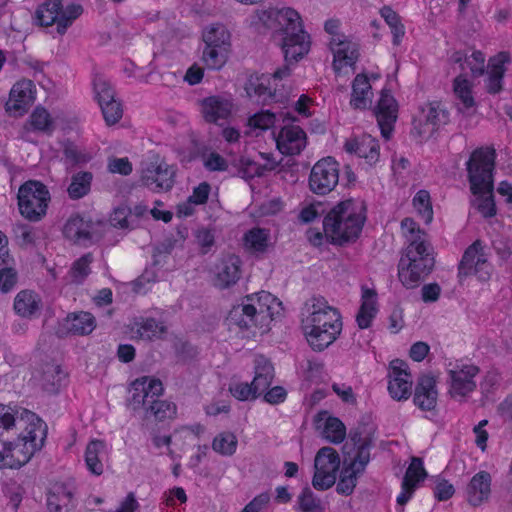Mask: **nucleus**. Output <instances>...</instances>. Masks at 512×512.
Instances as JSON below:
<instances>
[{"instance_id": "393cba45", "label": "nucleus", "mask_w": 512, "mask_h": 512, "mask_svg": "<svg viewBox=\"0 0 512 512\" xmlns=\"http://www.w3.org/2000/svg\"><path fill=\"white\" fill-rule=\"evenodd\" d=\"M330 49L333 53V67L340 70L344 66L353 65L358 59V46L356 43L346 39L344 35L330 40Z\"/></svg>"}, {"instance_id": "338daca9", "label": "nucleus", "mask_w": 512, "mask_h": 512, "mask_svg": "<svg viewBox=\"0 0 512 512\" xmlns=\"http://www.w3.org/2000/svg\"><path fill=\"white\" fill-rule=\"evenodd\" d=\"M325 212L322 203H312L305 206L299 213V220L302 223L308 224L320 217Z\"/></svg>"}, {"instance_id": "de8ad7c7", "label": "nucleus", "mask_w": 512, "mask_h": 512, "mask_svg": "<svg viewBox=\"0 0 512 512\" xmlns=\"http://www.w3.org/2000/svg\"><path fill=\"white\" fill-rule=\"evenodd\" d=\"M231 49L205 46L202 59L209 69L219 70L227 62Z\"/></svg>"}, {"instance_id": "603ef678", "label": "nucleus", "mask_w": 512, "mask_h": 512, "mask_svg": "<svg viewBox=\"0 0 512 512\" xmlns=\"http://www.w3.org/2000/svg\"><path fill=\"white\" fill-rule=\"evenodd\" d=\"M93 89L95 99L99 105L115 98L114 88L111 86L110 82L101 75L95 76L93 80Z\"/></svg>"}, {"instance_id": "a18cd8bd", "label": "nucleus", "mask_w": 512, "mask_h": 512, "mask_svg": "<svg viewBox=\"0 0 512 512\" xmlns=\"http://www.w3.org/2000/svg\"><path fill=\"white\" fill-rule=\"evenodd\" d=\"M187 237L188 228L184 225L177 226L175 232H172L155 247L154 256L156 254H169L174 248L182 246Z\"/></svg>"}, {"instance_id": "5701e85b", "label": "nucleus", "mask_w": 512, "mask_h": 512, "mask_svg": "<svg viewBox=\"0 0 512 512\" xmlns=\"http://www.w3.org/2000/svg\"><path fill=\"white\" fill-rule=\"evenodd\" d=\"M33 88L34 85L31 80H22L15 83L6 102L7 112L16 117L24 115L35 99Z\"/></svg>"}, {"instance_id": "09e8293b", "label": "nucleus", "mask_w": 512, "mask_h": 512, "mask_svg": "<svg viewBox=\"0 0 512 512\" xmlns=\"http://www.w3.org/2000/svg\"><path fill=\"white\" fill-rule=\"evenodd\" d=\"M93 261L91 253H86L77 259L69 271L71 281L75 284H82L86 277L91 273L90 264Z\"/></svg>"}, {"instance_id": "9d476101", "label": "nucleus", "mask_w": 512, "mask_h": 512, "mask_svg": "<svg viewBox=\"0 0 512 512\" xmlns=\"http://www.w3.org/2000/svg\"><path fill=\"white\" fill-rule=\"evenodd\" d=\"M107 227L105 222L92 221L79 214H73L67 219L62 232L73 244L87 247L100 241Z\"/></svg>"}, {"instance_id": "dca6fc26", "label": "nucleus", "mask_w": 512, "mask_h": 512, "mask_svg": "<svg viewBox=\"0 0 512 512\" xmlns=\"http://www.w3.org/2000/svg\"><path fill=\"white\" fill-rule=\"evenodd\" d=\"M408 364L400 359L390 362L388 391L397 401L407 400L412 392V376L408 371Z\"/></svg>"}, {"instance_id": "6e6552de", "label": "nucleus", "mask_w": 512, "mask_h": 512, "mask_svg": "<svg viewBox=\"0 0 512 512\" xmlns=\"http://www.w3.org/2000/svg\"><path fill=\"white\" fill-rule=\"evenodd\" d=\"M83 12L79 4H70L63 7L61 0H46L36 10L37 23L41 26L56 25V30L63 35Z\"/></svg>"}, {"instance_id": "b1692460", "label": "nucleus", "mask_w": 512, "mask_h": 512, "mask_svg": "<svg viewBox=\"0 0 512 512\" xmlns=\"http://www.w3.org/2000/svg\"><path fill=\"white\" fill-rule=\"evenodd\" d=\"M282 302L267 291L258 292V330L263 335L271 330V324L280 316Z\"/></svg>"}, {"instance_id": "a878e982", "label": "nucleus", "mask_w": 512, "mask_h": 512, "mask_svg": "<svg viewBox=\"0 0 512 512\" xmlns=\"http://www.w3.org/2000/svg\"><path fill=\"white\" fill-rule=\"evenodd\" d=\"M330 49L333 53V67L340 70L344 66L353 65L358 59V46L356 43L346 39L344 35L330 40Z\"/></svg>"}, {"instance_id": "2f4dec72", "label": "nucleus", "mask_w": 512, "mask_h": 512, "mask_svg": "<svg viewBox=\"0 0 512 512\" xmlns=\"http://www.w3.org/2000/svg\"><path fill=\"white\" fill-rule=\"evenodd\" d=\"M73 492L63 483H57L47 493L49 512H70L73 508Z\"/></svg>"}, {"instance_id": "9b49d317", "label": "nucleus", "mask_w": 512, "mask_h": 512, "mask_svg": "<svg viewBox=\"0 0 512 512\" xmlns=\"http://www.w3.org/2000/svg\"><path fill=\"white\" fill-rule=\"evenodd\" d=\"M449 122V112L441 102H430L421 108L418 123H414L412 135L422 142L429 139L441 127Z\"/></svg>"}, {"instance_id": "4c0bfd02", "label": "nucleus", "mask_w": 512, "mask_h": 512, "mask_svg": "<svg viewBox=\"0 0 512 512\" xmlns=\"http://www.w3.org/2000/svg\"><path fill=\"white\" fill-rule=\"evenodd\" d=\"M65 325L67 330L75 335L90 334L96 327L95 318L89 312L68 315Z\"/></svg>"}, {"instance_id": "aec40b11", "label": "nucleus", "mask_w": 512, "mask_h": 512, "mask_svg": "<svg viewBox=\"0 0 512 512\" xmlns=\"http://www.w3.org/2000/svg\"><path fill=\"white\" fill-rule=\"evenodd\" d=\"M201 114L207 123L219 124L220 120H228L234 110L231 96L218 94L200 100Z\"/></svg>"}, {"instance_id": "a19ab883", "label": "nucleus", "mask_w": 512, "mask_h": 512, "mask_svg": "<svg viewBox=\"0 0 512 512\" xmlns=\"http://www.w3.org/2000/svg\"><path fill=\"white\" fill-rule=\"evenodd\" d=\"M340 467V458L338 453L331 447L321 448L314 460V470H320L337 474Z\"/></svg>"}, {"instance_id": "4be33fe9", "label": "nucleus", "mask_w": 512, "mask_h": 512, "mask_svg": "<svg viewBox=\"0 0 512 512\" xmlns=\"http://www.w3.org/2000/svg\"><path fill=\"white\" fill-rule=\"evenodd\" d=\"M278 150L284 155H298L306 147V133L296 125H286L279 133L271 132Z\"/></svg>"}, {"instance_id": "473e14b6", "label": "nucleus", "mask_w": 512, "mask_h": 512, "mask_svg": "<svg viewBox=\"0 0 512 512\" xmlns=\"http://www.w3.org/2000/svg\"><path fill=\"white\" fill-rule=\"evenodd\" d=\"M132 331L142 340L153 341L162 339L167 333V327L164 322L155 318L140 317L134 321Z\"/></svg>"}, {"instance_id": "0e129e2a", "label": "nucleus", "mask_w": 512, "mask_h": 512, "mask_svg": "<svg viewBox=\"0 0 512 512\" xmlns=\"http://www.w3.org/2000/svg\"><path fill=\"white\" fill-rule=\"evenodd\" d=\"M465 63L474 77L484 74L485 56L481 51H474L469 57H465Z\"/></svg>"}, {"instance_id": "39448f33", "label": "nucleus", "mask_w": 512, "mask_h": 512, "mask_svg": "<svg viewBox=\"0 0 512 512\" xmlns=\"http://www.w3.org/2000/svg\"><path fill=\"white\" fill-rule=\"evenodd\" d=\"M365 217L356 209L352 200H345L333 208L323 219L325 238L329 243L343 246L355 241L363 228Z\"/></svg>"}, {"instance_id": "f8f14e48", "label": "nucleus", "mask_w": 512, "mask_h": 512, "mask_svg": "<svg viewBox=\"0 0 512 512\" xmlns=\"http://www.w3.org/2000/svg\"><path fill=\"white\" fill-rule=\"evenodd\" d=\"M339 182V163L333 157L317 161L311 169L308 184L314 194L326 195L334 190Z\"/></svg>"}, {"instance_id": "f257e3e1", "label": "nucleus", "mask_w": 512, "mask_h": 512, "mask_svg": "<svg viewBox=\"0 0 512 512\" xmlns=\"http://www.w3.org/2000/svg\"><path fill=\"white\" fill-rule=\"evenodd\" d=\"M258 24L281 36L284 64L272 73L258 77V100L279 102L284 98L279 82L291 75V65L310 51V35L304 30L300 14L290 7H274L270 1L258 0Z\"/></svg>"}, {"instance_id": "052dcab7", "label": "nucleus", "mask_w": 512, "mask_h": 512, "mask_svg": "<svg viewBox=\"0 0 512 512\" xmlns=\"http://www.w3.org/2000/svg\"><path fill=\"white\" fill-rule=\"evenodd\" d=\"M238 175L248 182L252 192L255 189L253 180L256 176V163L246 157H241L238 163Z\"/></svg>"}, {"instance_id": "e433bc0d", "label": "nucleus", "mask_w": 512, "mask_h": 512, "mask_svg": "<svg viewBox=\"0 0 512 512\" xmlns=\"http://www.w3.org/2000/svg\"><path fill=\"white\" fill-rule=\"evenodd\" d=\"M369 94H371V85L368 78L365 75L358 74L352 83L350 105L354 109H366L371 104Z\"/></svg>"}, {"instance_id": "5fc2aeb1", "label": "nucleus", "mask_w": 512, "mask_h": 512, "mask_svg": "<svg viewBox=\"0 0 512 512\" xmlns=\"http://www.w3.org/2000/svg\"><path fill=\"white\" fill-rule=\"evenodd\" d=\"M413 205L426 223L433 219V210L430 201V194L426 190H420L413 198Z\"/></svg>"}, {"instance_id": "ea45409f", "label": "nucleus", "mask_w": 512, "mask_h": 512, "mask_svg": "<svg viewBox=\"0 0 512 512\" xmlns=\"http://www.w3.org/2000/svg\"><path fill=\"white\" fill-rule=\"evenodd\" d=\"M105 453V443L101 440H92L88 443L85 451V463L87 469L94 475L103 473L101 457Z\"/></svg>"}, {"instance_id": "c03bdc74", "label": "nucleus", "mask_w": 512, "mask_h": 512, "mask_svg": "<svg viewBox=\"0 0 512 512\" xmlns=\"http://www.w3.org/2000/svg\"><path fill=\"white\" fill-rule=\"evenodd\" d=\"M158 398H152V401L146 407L144 417L147 419L154 417L158 421L173 417L176 413V406L171 402L159 400Z\"/></svg>"}, {"instance_id": "412c9836", "label": "nucleus", "mask_w": 512, "mask_h": 512, "mask_svg": "<svg viewBox=\"0 0 512 512\" xmlns=\"http://www.w3.org/2000/svg\"><path fill=\"white\" fill-rule=\"evenodd\" d=\"M398 104L389 90L383 89L374 109L382 136L390 139L397 120Z\"/></svg>"}, {"instance_id": "bf43d9fd", "label": "nucleus", "mask_w": 512, "mask_h": 512, "mask_svg": "<svg viewBox=\"0 0 512 512\" xmlns=\"http://www.w3.org/2000/svg\"><path fill=\"white\" fill-rule=\"evenodd\" d=\"M284 208V202L279 196H272L263 200L258 199V217L273 216Z\"/></svg>"}, {"instance_id": "ddd939ff", "label": "nucleus", "mask_w": 512, "mask_h": 512, "mask_svg": "<svg viewBox=\"0 0 512 512\" xmlns=\"http://www.w3.org/2000/svg\"><path fill=\"white\" fill-rule=\"evenodd\" d=\"M349 439L356 453L347 465L353 467L357 473H364L370 462V449L374 445V428L369 424L359 423L351 429Z\"/></svg>"}, {"instance_id": "c9c22d12", "label": "nucleus", "mask_w": 512, "mask_h": 512, "mask_svg": "<svg viewBox=\"0 0 512 512\" xmlns=\"http://www.w3.org/2000/svg\"><path fill=\"white\" fill-rule=\"evenodd\" d=\"M206 46L231 49V33L222 23H213L203 31Z\"/></svg>"}, {"instance_id": "f3484780", "label": "nucleus", "mask_w": 512, "mask_h": 512, "mask_svg": "<svg viewBox=\"0 0 512 512\" xmlns=\"http://www.w3.org/2000/svg\"><path fill=\"white\" fill-rule=\"evenodd\" d=\"M175 169L164 161L150 162L142 170L143 184L153 191H168L174 185Z\"/></svg>"}, {"instance_id": "423d86ee", "label": "nucleus", "mask_w": 512, "mask_h": 512, "mask_svg": "<svg viewBox=\"0 0 512 512\" xmlns=\"http://www.w3.org/2000/svg\"><path fill=\"white\" fill-rule=\"evenodd\" d=\"M429 245L419 234L404 249L398 264V277L408 289L415 288L433 270L435 260Z\"/></svg>"}, {"instance_id": "49530a36", "label": "nucleus", "mask_w": 512, "mask_h": 512, "mask_svg": "<svg viewBox=\"0 0 512 512\" xmlns=\"http://www.w3.org/2000/svg\"><path fill=\"white\" fill-rule=\"evenodd\" d=\"M297 508L301 512H324L322 501L318 498L310 487H304L297 497Z\"/></svg>"}, {"instance_id": "13d9d810", "label": "nucleus", "mask_w": 512, "mask_h": 512, "mask_svg": "<svg viewBox=\"0 0 512 512\" xmlns=\"http://www.w3.org/2000/svg\"><path fill=\"white\" fill-rule=\"evenodd\" d=\"M256 383V375L253 377L251 383L247 382H234L230 384L229 391L230 393L238 400L245 401L250 397H256V387L254 386Z\"/></svg>"}, {"instance_id": "e2e57ef3", "label": "nucleus", "mask_w": 512, "mask_h": 512, "mask_svg": "<svg viewBox=\"0 0 512 512\" xmlns=\"http://www.w3.org/2000/svg\"><path fill=\"white\" fill-rule=\"evenodd\" d=\"M336 482V475L320 470H314L312 486L319 491H325L331 488Z\"/></svg>"}, {"instance_id": "774afa93", "label": "nucleus", "mask_w": 512, "mask_h": 512, "mask_svg": "<svg viewBox=\"0 0 512 512\" xmlns=\"http://www.w3.org/2000/svg\"><path fill=\"white\" fill-rule=\"evenodd\" d=\"M362 149L364 153L358 154L359 157L366 159L370 165L376 163L379 159V144L374 139L363 140Z\"/></svg>"}, {"instance_id": "cd10ccee", "label": "nucleus", "mask_w": 512, "mask_h": 512, "mask_svg": "<svg viewBox=\"0 0 512 512\" xmlns=\"http://www.w3.org/2000/svg\"><path fill=\"white\" fill-rule=\"evenodd\" d=\"M510 61L509 54L500 52L489 59L488 77L485 80V87L489 94H498L503 89V78L506 72L505 64Z\"/></svg>"}, {"instance_id": "1a4fd4ad", "label": "nucleus", "mask_w": 512, "mask_h": 512, "mask_svg": "<svg viewBox=\"0 0 512 512\" xmlns=\"http://www.w3.org/2000/svg\"><path fill=\"white\" fill-rule=\"evenodd\" d=\"M493 265L488 261V253L481 240L474 241L464 251L458 264V278L460 283L469 277L475 276L481 282L490 280Z\"/></svg>"}, {"instance_id": "864d4df0", "label": "nucleus", "mask_w": 512, "mask_h": 512, "mask_svg": "<svg viewBox=\"0 0 512 512\" xmlns=\"http://www.w3.org/2000/svg\"><path fill=\"white\" fill-rule=\"evenodd\" d=\"M29 122L33 129L37 131L50 133L54 128L50 114L45 108L42 107L35 108L29 117Z\"/></svg>"}, {"instance_id": "c85d7f7f", "label": "nucleus", "mask_w": 512, "mask_h": 512, "mask_svg": "<svg viewBox=\"0 0 512 512\" xmlns=\"http://www.w3.org/2000/svg\"><path fill=\"white\" fill-rule=\"evenodd\" d=\"M314 422L318 429L322 428V435L329 442L339 444L344 440L346 428L339 418L330 416L327 411H320Z\"/></svg>"}, {"instance_id": "2eb2a0df", "label": "nucleus", "mask_w": 512, "mask_h": 512, "mask_svg": "<svg viewBox=\"0 0 512 512\" xmlns=\"http://www.w3.org/2000/svg\"><path fill=\"white\" fill-rule=\"evenodd\" d=\"M164 388L161 380L149 376H143L136 379L130 385L131 397L128 399V405L133 411L144 409L152 401V398L163 394Z\"/></svg>"}, {"instance_id": "37998d69", "label": "nucleus", "mask_w": 512, "mask_h": 512, "mask_svg": "<svg viewBox=\"0 0 512 512\" xmlns=\"http://www.w3.org/2000/svg\"><path fill=\"white\" fill-rule=\"evenodd\" d=\"M362 474L363 473H357L353 467L347 465V459H345L336 485L337 493L344 496L351 495L357 485L358 478Z\"/></svg>"}, {"instance_id": "58836bf2", "label": "nucleus", "mask_w": 512, "mask_h": 512, "mask_svg": "<svg viewBox=\"0 0 512 512\" xmlns=\"http://www.w3.org/2000/svg\"><path fill=\"white\" fill-rule=\"evenodd\" d=\"M255 315L256 308L252 304L238 305L230 311L228 321L246 331L256 325Z\"/></svg>"}, {"instance_id": "69168bd1", "label": "nucleus", "mask_w": 512, "mask_h": 512, "mask_svg": "<svg viewBox=\"0 0 512 512\" xmlns=\"http://www.w3.org/2000/svg\"><path fill=\"white\" fill-rule=\"evenodd\" d=\"M17 283V272L11 267L0 269V291L2 293L10 292Z\"/></svg>"}, {"instance_id": "4468645a", "label": "nucleus", "mask_w": 512, "mask_h": 512, "mask_svg": "<svg viewBox=\"0 0 512 512\" xmlns=\"http://www.w3.org/2000/svg\"><path fill=\"white\" fill-rule=\"evenodd\" d=\"M274 379V367L263 355H258V398L271 405L285 401L287 391L282 386L271 387Z\"/></svg>"}, {"instance_id": "f704fd0d", "label": "nucleus", "mask_w": 512, "mask_h": 512, "mask_svg": "<svg viewBox=\"0 0 512 512\" xmlns=\"http://www.w3.org/2000/svg\"><path fill=\"white\" fill-rule=\"evenodd\" d=\"M66 378L61 366L55 363H46L42 367L40 378L41 387L49 394H56Z\"/></svg>"}, {"instance_id": "f03ea898", "label": "nucleus", "mask_w": 512, "mask_h": 512, "mask_svg": "<svg viewBox=\"0 0 512 512\" xmlns=\"http://www.w3.org/2000/svg\"><path fill=\"white\" fill-rule=\"evenodd\" d=\"M308 315L302 319L306 340L314 351L328 348L342 331L339 311L327 304L323 297H313L307 304Z\"/></svg>"}, {"instance_id": "79ce46f5", "label": "nucleus", "mask_w": 512, "mask_h": 512, "mask_svg": "<svg viewBox=\"0 0 512 512\" xmlns=\"http://www.w3.org/2000/svg\"><path fill=\"white\" fill-rule=\"evenodd\" d=\"M92 179L93 174L88 171H81L74 174L67 189L69 197L76 200L87 195L91 188Z\"/></svg>"}, {"instance_id": "4d7b16f0", "label": "nucleus", "mask_w": 512, "mask_h": 512, "mask_svg": "<svg viewBox=\"0 0 512 512\" xmlns=\"http://www.w3.org/2000/svg\"><path fill=\"white\" fill-rule=\"evenodd\" d=\"M99 106L101 108L104 120L108 126L116 124L123 116L122 104L116 98L111 101L104 102Z\"/></svg>"}, {"instance_id": "a211bd4d", "label": "nucleus", "mask_w": 512, "mask_h": 512, "mask_svg": "<svg viewBox=\"0 0 512 512\" xmlns=\"http://www.w3.org/2000/svg\"><path fill=\"white\" fill-rule=\"evenodd\" d=\"M480 372L478 366L473 364H459L448 371L450 389L452 397H465L476 389L474 378Z\"/></svg>"}, {"instance_id": "680f3d73", "label": "nucleus", "mask_w": 512, "mask_h": 512, "mask_svg": "<svg viewBox=\"0 0 512 512\" xmlns=\"http://www.w3.org/2000/svg\"><path fill=\"white\" fill-rule=\"evenodd\" d=\"M63 153L65 159L69 161L72 165L86 163L91 159V157L88 154L82 152L77 147V145L70 141H67L64 144Z\"/></svg>"}, {"instance_id": "72a5a7b5", "label": "nucleus", "mask_w": 512, "mask_h": 512, "mask_svg": "<svg viewBox=\"0 0 512 512\" xmlns=\"http://www.w3.org/2000/svg\"><path fill=\"white\" fill-rule=\"evenodd\" d=\"M41 298L32 290L20 291L14 299L16 314L24 318H31L41 309Z\"/></svg>"}, {"instance_id": "c756f323", "label": "nucleus", "mask_w": 512, "mask_h": 512, "mask_svg": "<svg viewBox=\"0 0 512 512\" xmlns=\"http://www.w3.org/2000/svg\"><path fill=\"white\" fill-rule=\"evenodd\" d=\"M491 493V475L487 471L476 473L467 486V500L476 507L487 501Z\"/></svg>"}, {"instance_id": "0eeeda50", "label": "nucleus", "mask_w": 512, "mask_h": 512, "mask_svg": "<svg viewBox=\"0 0 512 512\" xmlns=\"http://www.w3.org/2000/svg\"><path fill=\"white\" fill-rule=\"evenodd\" d=\"M50 199L46 185L37 180H28L18 189L19 212L27 220L38 222L46 215Z\"/></svg>"}, {"instance_id": "3c124183", "label": "nucleus", "mask_w": 512, "mask_h": 512, "mask_svg": "<svg viewBox=\"0 0 512 512\" xmlns=\"http://www.w3.org/2000/svg\"><path fill=\"white\" fill-rule=\"evenodd\" d=\"M453 87L455 95L461 101L464 108L469 109L475 105L471 85L466 78L462 76L456 77L454 79Z\"/></svg>"}, {"instance_id": "6ab92c4d", "label": "nucleus", "mask_w": 512, "mask_h": 512, "mask_svg": "<svg viewBox=\"0 0 512 512\" xmlns=\"http://www.w3.org/2000/svg\"><path fill=\"white\" fill-rule=\"evenodd\" d=\"M241 267L242 261L237 255L221 257L214 267V286L222 290L234 286L241 278Z\"/></svg>"}, {"instance_id": "8fccbe9b", "label": "nucleus", "mask_w": 512, "mask_h": 512, "mask_svg": "<svg viewBox=\"0 0 512 512\" xmlns=\"http://www.w3.org/2000/svg\"><path fill=\"white\" fill-rule=\"evenodd\" d=\"M236 447L237 439L234 434L230 432L220 433L212 442L213 450L224 456L232 455L236 451Z\"/></svg>"}, {"instance_id": "7ed1b4c3", "label": "nucleus", "mask_w": 512, "mask_h": 512, "mask_svg": "<svg viewBox=\"0 0 512 512\" xmlns=\"http://www.w3.org/2000/svg\"><path fill=\"white\" fill-rule=\"evenodd\" d=\"M494 148L475 149L466 162L471 192L477 196L475 206L484 218L496 215L493 197V170L495 166Z\"/></svg>"}, {"instance_id": "7c9ffc66", "label": "nucleus", "mask_w": 512, "mask_h": 512, "mask_svg": "<svg viewBox=\"0 0 512 512\" xmlns=\"http://www.w3.org/2000/svg\"><path fill=\"white\" fill-rule=\"evenodd\" d=\"M378 312L377 308V293L374 289L362 287L361 306L356 315V322L360 329L370 327L372 320L376 317Z\"/></svg>"}, {"instance_id": "bb28decb", "label": "nucleus", "mask_w": 512, "mask_h": 512, "mask_svg": "<svg viewBox=\"0 0 512 512\" xmlns=\"http://www.w3.org/2000/svg\"><path fill=\"white\" fill-rule=\"evenodd\" d=\"M437 396L435 378L432 375H421L415 387L414 404L423 411H431L436 407Z\"/></svg>"}, {"instance_id": "20e7f679", "label": "nucleus", "mask_w": 512, "mask_h": 512, "mask_svg": "<svg viewBox=\"0 0 512 512\" xmlns=\"http://www.w3.org/2000/svg\"><path fill=\"white\" fill-rule=\"evenodd\" d=\"M24 414L29 421L26 433L20 435L14 442L3 443V449L0 450V467L19 469L44 446L47 424L31 411L25 410Z\"/></svg>"}, {"instance_id": "6e6d98bb", "label": "nucleus", "mask_w": 512, "mask_h": 512, "mask_svg": "<svg viewBox=\"0 0 512 512\" xmlns=\"http://www.w3.org/2000/svg\"><path fill=\"white\" fill-rule=\"evenodd\" d=\"M427 477V472L424 469L423 460L419 457H412L411 463L407 468L403 481L405 485L408 483H415V487L420 481H423Z\"/></svg>"}]
</instances>
